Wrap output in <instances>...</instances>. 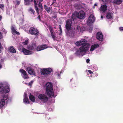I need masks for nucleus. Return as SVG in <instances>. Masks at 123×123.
Listing matches in <instances>:
<instances>
[{"instance_id": "nucleus-13", "label": "nucleus", "mask_w": 123, "mask_h": 123, "mask_svg": "<svg viewBox=\"0 0 123 123\" xmlns=\"http://www.w3.org/2000/svg\"><path fill=\"white\" fill-rule=\"evenodd\" d=\"M94 16L92 14H91L88 18V21L87 22V24H90L94 22Z\"/></svg>"}, {"instance_id": "nucleus-36", "label": "nucleus", "mask_w": 123, "mask_h": 123, "mask_svg": "<svg viewBox=\"0 0 123 123\" xmlns=\"http://www.w3.org/2000/svg\"><path fill=\"white\" fill-rule=\"evenodd\" d=\"M23 44L24 45H26L28 44V40H26L25 41L22 42Z\"/></svg>"}, {"instance_id": "nucleus-19", "label": "nucleus", "mask_w": 123, "mask_h": 123, "mask_svg": "<svg viewBox=\"0 0 123 123\" xmlns=\"http://www.w3.org/2000/svg\"><path fill=\"white\" fill-rule=\"evenodd\" d=\"M22 50L25 55H29L31 54V52L29 50H28L25 48H23Z\"/></svg>"}, {"instance_id": "nucleus-17", "label": "nucleus", "mask_w": 123, "mask_h": 123, "mask_svg": "<svg viewBox=\"0 0 123 123\" xmlns=\"http://www.w3.org/2000/svg\"><path fill=\"white\" fill-rule=\"evenodd\" d=\"M37 45L35 43H34L28 47V49L29 50L33 51H36Z\"/></svg>"}, {"instance_id": "nucleus-45", "label": "nucleus", "mask_w": 123, "mask_h": 123, "mask_svg": "<svg viewBox=\"0 0 123 123\" xmlns=\"http://www.w3.org/2000/svg\"><path fill=\"white\" fill-rule=\"evenodd\" d=\"M37 18L39 19L40 21H41V16L40 15H39L38 16Z\"/></svg>"}, {"instance_id": "nucleus-25", "label": "nucleus", "mask_w": 123, "mask_h": 123, "mask_svg": "<svg viewBox=\"0 0 123 123\" xmlns=\"http://www.w3.org/2000/svg\"><path fill=\"white\" fill-rule=\"evenodd\" d=\"M107 6L105 5H104L101 6V8L103 12H104L107 10Z\"/></svg>"}, {"instance_id": "nucleus-32", "label": "nucleus", "mask_w": 123, "mask_h": 123, "mask_svg": "<svg viewBox=\"0 0 123 123\" xmlns=\"http://www.w3.org/2000/svg\"><path fill=\"white\" fill-rule=\"evenodd\" d=\"M3 36L2 33L0 31V42H4V41L3 39Z\"/></svg>"}, {"instance_id": "nucleus-21", "label": "nucleus", "mask_w": 123, "mask_h": 123, "mask_svg": "<svg viewBox=\"0 0 123 123\" xmlns=\"http://www.w3.org/2000/svg\"><path fill=\"white\" fill-rule=\"evenodd\" d=\"M99 45L97 44H95L91 46L90 51H93L95 48L99 47Z\"/></svg>"}, {"instance_id": "nucleus-49", "label": "nucleus", "mask_w": 123, "mask_h": 123, "mask_svg": "<svg viewBox=\"0 0 123 123\" xmlns=\"http://www.w3.org/2000/svg\"><path fill=\"white\" fill-rule=\"evenodd\" d=\"M20 1H17V3L19 5L20 3Z\"/></svg>"}, {"instance_id": "nucleus-33", "label": "nucleus", "mask_w": 123, "mask_h": 123, "mask_svg": "<svg viewBox=\"0 0 123 123\" xmlns=\"http://www.w3.org/2000/svg\"><path fill=\"white\" fill-rule=\"evenodd\" d=\"M69 31H70L69 32L70 34H71L72 36H74L75 32L74 29L71 28L70 30Z\"/></svg>"}, {"instance_id": "nucleus-12", "label": "nucleus", "mask_w": 123, "mask_h": 123, "mask_svg": "<svg viewBox=\"0 0 123 123\" xmlns=\"http://www.w3.org/2000/svg\"><path fill=\"white\" fill-rule=\"evenodd\" d=\"M86 43V40L84 39H81L80 41H77L75 43L76 45L78 46H79L81 45H82L83 44H84Z\"/></svg>"}, {"instance_id": "nucleus-43", "label": "nucleus", "mask_w": 123, "mask_h": 123, "mask_svg": "<svg viewBox=\"0 0 123 123\" xmlns=\"http://www.w3.org/2000/svg\"><path fill=\"white\" fill-rule=\"evenodd\" d=\"M87 71L90 74H92L93 73V72L91 70H88Z\"/></svg>"}, {"instance_id": "nucleus-22", "label": "nucleus", "mask_w": 123, "mask_h": 123, "mask_svg": "<svg viewBox=\"0 0 123 123\" xmlns=\"http://www.w3.org/2000/svg\"><path fill=\"white\" fill-rule=\"evenodd\" d=\"M9 51L11 53H15L16 52V51L15 49L14 48L13 46H12L8 48Z\"/></svg>"}, {"instance_id": "nucleus-42", "label": "nucleus", "mask_w": 123, "mask_h": 123, "mask_svg": "<svg viewBox=\"0 0 123 123\" xmlns=\"http://www.w3.org/2000/svg\"><path fill=\"white\" fill-rule=\"evenodd\" d=\"M119 29L121 31H123V27H120L119 28Z\"/></svg>"}, {"instance_id": "nucleus-55", "label": "nucleus", "mask_w": 123, "mask_h": 123, "mask_svg": "<svg viewBox=\"0 0 123 123\" xmlns=\"http://www.w3.org/2000/svg\"><path fill=\"white\" fill-rule=\"evenodd\" d=\"M94 5V6H97V5L96 4H95Z\"/></svg>"}, {"instance_id": "nucleus-39", "label": "nucleus", "mask_w": 123, "mask_h": 123, "mask_svg": "<svg viewBox=\"0 0 123 123\" xmlns=\"http://www.w3.org/2000/svg\"><path fill=\"white\" fill-rule=\"evenodd\" d=\"M4 7V5L3 4H0V8L3 9Z\"/></svg>"}, {"instance_id": "nucleus-41", "label": "nucleus", "mask_w": 123, "mask_h": 123, "mask_svg": "<svg viewBox=\"0 0 123 123\" xmlns=\"http://www.w3.org/2000/svg\"><path fill=\"white\" fill-rule=\"evenodd\" d=\"M72 86L73 88L75 89V88H74V87H76V85L74 83L73 84H72Z\"/></svg>"}, {"instance_id": "nucleus-31", "label": "nucleus", "mask_w": 123, "mask_h": 123, "mask_svg": "<svg viewBox=\"0 0 123 123\" xmlns=\"http://www.w3.org/2000/svg\"><path fill=\"white\" fill-rule=\"evenodd\" d=\"M28 11L31 12V14H33V15L35 14V11L31 7H30L29 9H28Z\"/></svg>"}, {"instance_id": "nucleus-47", "label": "nucleus", "mask_w": 123, "mask_h": 123, "mask_svg": "<svg viewBox=\"0 0 123 123\" xmlns=\"http://www.w3.org/2000/svg\"><path fill=\"white\" fill-rule=\"evenodd\" d=\"M90 60L89 59H87L86 60V62L87 63H88L90 61Z\"/></svg>"}, {"instance_id": "nucleus-4", "label": "nucleus", "mask_w": 123, "mask_h": 123, "mask_svg": "<svg viewBox=\"0 0 123 123\" xmlns=\"http://www.w3.org/2000/svg\"><path fill=\"white\" fill-rule=\"evenodd\" d=\"M3 98L0 99V108L3 107L5 104V101L6 103H8L11 101L10 98H8L7 95L4 94L2 95Z\"/></svg>"}, {"instance_id": "nucleus-54", "label": "nucleus", "mask_w": 123, "mask_h": 123, "mask_svg": "<svg viewBox=\"0 0 123 123\" xmlns=\"http://www.w3.org/2000/svg\"><path fill=\"white\" fill-rule=\"evenodd\" d=\"M101 18L102 19V18H103V17L102 16H101Z\"/></svg>"}, {"instance_id": "nucleus-23", "label": "nucleus", "mask_w": 123, "mask_h": 123, "mask_svg": "<svg viewBox=\"0 0 123 123\" xmlns=\"http://www.w3.org/2000/svg\"><path fill=\"white\" fill-rule=\"evenodd\" d=\"M11 29L12 30V33L13 34H15L17 35H19L20 34L19 32L16 31L13 26L11 27Z\"/></svg>"}, {"instance_id": "nucleus-52", "label": "nucleus", "mask_w": 123, "mask_h": 123, "mask_svg": "<svg viewBox=\"0 0 123 123\" xmlns=\"http://www.w3.org/2000/svg\"><path fill=\"white\" fill-rule=\"evenodd\" d=\"M103 2H105L106 1V0H101Z\"/></svg>"}, {"instance_id": "nucleus-27", "label": "nucleus", "mask_w": 123, "mask_h": 123, "mask_svg": "<svg viewBox=\"0 0 123 123\" xmlns=\"http://www.w3.org/2000/svg\"><path fill=\"white\" fill-rule=\"evenodd\" d=\"M106 17L109 19H112V14L110 12L106 14Z\"/></svg>"}, {"instance_id": "nucleus-15", "label": "nucleus", "mask_w": 123, "mask_h": 123, "mask_svg": "<svg viewBox=\"0 0 123 123\" xmlns=\"http://www.w3.org/2000/svg\"><path fill=\"white\" fill-rule=\"evenodd\" d=\"M26 70L28 71V73L30 75H35V73L34 70L30 67H28Z\"/></svg>"}, {"instance_id": "nucleus-2", "label": "nucleus", "mask_w": 123, "mask_h": 123, "mask_svg": "<svg viewBox=\"0 0 123 123\" xmlns=\"http://www.w3.org/2000/svg\"><path fill=\"white\" fill-rule=\"evenodd\" d=\"M10 91L9 85L6 83H0V93L3 95L6 93Z\"/></svg>"}, {"instance_id": "nucleus-29", "label": "nucleus", "mask_w": 123, "mask_h": 123, "mask_svg": "<svg viewBox=\"0 0 123 123\" xmlns=\"http://www.w3.org/2000/svg\"><path fill=\"white\" fill-rule=\"evenodd\" d=\"M29 98L30 100L32 102H34L35 101L34 96L32 95L31 93L30 94Z\"/></svg>"}, {"instance_id": "nucleus-14", "label": "nucleus", "mask_w": 123, "mask_h": 123, "mask_svg": "<svg viewBox=\"0 0 123 123\" xmlns=\"http://www.w3.org/2000/svg\"><path fill=\"white\" fill-rule=\"evenodd\" d=\"M47 48V46L46 44L38 46L36 47V51H40L43 50Z\"/></svg>"}, {"instance_id": "nucleus-51", "label": "nucleus", "mask_w": 123, "mask_h": 123, "mask_svg": "<svg viewBox=\"0 0 123 123\" xmlns=\"http://www.w3.org/2000/svg\"><path fill=\"white\" fill-rule=\"evenodd\" d=\"M2 19V16L0 15V21Z\"/></svg>"}, {"instance_id": "nucleus-35", "label": "nucleus", "mask_w": 123, "mask_h": 123, "mask_svg": "<svg viewBox=\"0 0 123 123\" xmlns=\"http://www.w3.org/2000/svg\"><path fill=\"white\" fill-rule=\"evenodd\" d=\"M59 28L60 29V33L59 34V35H61L62 34V30L61 28V25H59Z\"/></svg>"}, {"instance_id": "nucleus-30", "label": "nucleus", "mask_w": 123, "mask_h": 123, "mask_svg": "<svg viewBox=\"0 0 123 123\" xmlns=\"http://www.w3.org/2000/svg\"><path fill=\"white\" fill-rule=\"evenodd\" d=\"M44 7L45 10L48 13H49L50 12V9L49 7H48L46 5H44Z\"/></svg>"}, {"instance_id": "nucleus-5", "label": "nucleus", "mask_w": 123, "mask_h": 123, "mask_svg": "<svg viewBox=\"0 0 123 123\" xmlns=\"http://www.w3.org/2000/svg\"><path fill=\"white\" fill-rule=\"evenodd\" d=\"M53 71L52 69L50 68H43L40 70L41 75H43L45 76H48Z\"/></svg>"}, {"instance_id": "nucleus-50", "label": "nucleus", "mask_w": 123, "mask_h": 123, "mask_svg": "<svg viewBox=\"0 0 123 123\" xmlns=\"http://www.w3.org/2000/svg\"><path fill=\"white\" fill-rule=\"evenodd\" d=\"M2 66L1 63H0V69L2 68Z\"/></svg>"}, {"instance_id": "nucleus-9", "label": "nucleus", "mask_w": 123, "mask_h": 123, "mask_svg": "<svg viewBox=\"0 0 123 123\" xmlns=\"http://www.w3.org/2000/svg\"><path fill=\"white\" fill-rule=\"evenodd\" d=\"M72 25V20L71 19H67L66 22L65 28L68 31H69L71 28Z\"/></svg>"}, {"instance_id": "nucleus-3", "label": "nucleus", "mask_w": 123, "mask_h": 123, "mask_svg": "<svg viewBox=\"0 0 123 123\" xmlns=\"http://www.w3.org/2000/svg\"><path fill=\"white\" fill-rule=\"evenodd\" d=\"M46 91L47 95L51 97L54 96L52 85L49 82L47 83L45 85Z\"/></svg>"}, {"instance_id": "nucleus-18", "label": "nucleus", "mask_w": 123, "mask_h": 123, "mask_svg": "<svg viewBox=\"0 0 123 123\" xmlns=\"http://www.w3.org/2000/svg\"><path fill=\"white\" fill-rule=\"evenodd\" d=\"M49 28L51 33V35L53 40H55V36L54 34V33H53V29L51 25H49Z\"/></svg>"}, {"instance_id": "nucleus-20", "label": "nucleus", "mask_w": 123, "mask_h": 123, "mask_svg": "<svg viewBox=\"0 0 123 123\" xmlns=\"http://www.w3.org/2000/svg\"><path fill=\"white\" fill-rule=\"evenodd\" d=\"M24 98L23 100V101L25 103L29 104L30 103L29 100L28 99V97H27V94H25L24 93Z\"/></svg>"}, {"instance_id": "nucleus-1", "label": "nucleus", "mask_w": 123, "mask_h": 123, "mask_svg": "<svg viewBox=\"0 0 123 123\" xmlns=\"http://www.w3.org/2000/svg\"><path fill=\"white\" fill-rule=\"evenodd\" d=\"M31 2L33 1L34 6L35 10L38 15L39 14V10L42 11L43 10V8L41 2L43 0H31Z\"/></svg>"}, {"instance_id": "nucleus-16", "label": "nucleus", "mask_w": 123, "mask_h": 123, "mask_svg": "<svg viewBox=\"0 0 123 123\" xmlns=\"http://www.w3.org/2000/svg\"><path fill=\"white\" fill-rule=\"evenodd\" d=\"M97 38L99 41H102L103 40V37L102 33L99 32H98L97 34Z\"/></svg>"}, {"instance_id": "nucleus-7", "label": "nucleus", "mask_w": 123, "mask_h": 123, "mask_svg": "<svg viewBox=\"0 0 123 123\" xmlns=\"http://www.w3.org/2000/svg\"><path fill=\"white\" fill-rule=\"evenodd\" d=\"M30 33L32 35L37 36L39 34L38 30L36 28L31 27L29 30Z\"/></svg>"}, {"instance_id": "nucleus-46", "label": "nucleus", "mask_w": 123, "mask_h": 123, "mask_svg": "<svg viewBox=\"0 0 123 123\" xmlns=\"http://www.w3.org/2000/svg\"><path fill=\"white\" fill-rule=\"evenodd\" d=\"M33 82L32 81L30 82L29 83V85L31 86V85L33 83Z\"/></svg>"}, {"instance_id": "nucleus-26", "label": "nucleus", "mask_w": 123, "mask_h": 123, "mask_svg": "<svg viewBox=\"0 0 123 123\" xmlns=\"http://www.w3.org/2000/svg\"><path fill=\"white\" fill-rule=\"evenodd\" d=\"M24 4L25 5L29 6L31 5V2H32L31 0H24Z\"/></svg>"}, {"instance_id": "nucleus-37", "label": "nucleus", "mask_w": 123, "mask_h": 123, "mask_svg": "<svg viewBox=\"0 0 123 123\" xmlns=\"http://www.w3.org/2000/svg\"><path fill=\"white\" fill-rule=\"evenodd\" d=\"M3 47L2 46L1 42H0V53L2 52V50L3 49Z\"/></svg>"}, {"instance_id": "nucleus-6", "label": "nucleus", "mask_w": 123, "mask_h": 123, "mask_svg": "<svg viewBox=\"0 0 123 123\" xmlns=\"http://www.w3.org/2000/svg\"><path fill=\"white\" fill-rule=\"evenodd\" d=\"M38 97L42 102L44 103L47 102L49 99L47 95L45 94H40L38 95Z\"/></svg>"}, {"instance_id": "nucleus-48", "label": "nucleus", "mask_w": 123, "mask_h": 123, "mask_svg": "<svg viewBox=\"0 0 123 123\" xmlns=\"http://www.w3.org/2000/svg\"><path fill=\"white\" fill-rule=\"evenodd\" d=\"M56 0H53V2L52 5L55 2Z\"/></svg>"}, {"instance_id": "nucleus-44", "label": "nucleus", "mask_w": 123, "mask_h": 123, "mask_svg": "<svg viewBox=\"0 0 123 123\" xmlns=\"http://www.w3.org/2000/svg\"><path fill=\"white\" fill-rule=\"evenodd\" d=\"M83 28L84 29V27H83L82 28L81 27V30L80 31V32H82L83 31H84L83 29Z\"/></svg>"}, {"instance_id": "nucleus-28", "label": "nucleus", "mask_w": 123, "mask_h": 123, "mask_svg": "<svg viewBox=\"0 0 123 123\" xmlns=\"http://www.w3.org/2000/svg\"><path fill=\"white\" fill-rule=\"evenodd\" d=\"M83 51H82L80 50V48L79 49L77 50L76 53V54L79 55H81L83 56L84 55L83 52Z\"/></svg>"}, {"instance_id": "nucleus-34", "label": "nucleus", "mask_w": 123, "mask_h": 123, "mask_svg": "<svg viewBox=\"0 0 123 123\" xmlns=\"http://www.w3.org/2000/svg\"><path fill=\"white\" fill-rule=\"evenodd\" d=\"M77 13H74L72 14L71 16V18L74 20V19H75L76 17H77Z\"/></svg>"}, {"instance_id": "nucleus-38", "label": "nucleus", "mask_w": 123, "mask_h": 123, "mask_svg": "<svg viewBox=\"0 0 123 123\" xmlns=\"http://www.w3.org/2000/svg\"><path fill=\"white\" fill-rule=\"evenodd\" d=\"M81 28V27L79 26H77V29L78 30V31H80Z\"/></svg>"}, {"instance_id": "nucleus-10", "label": "nucleus", "mask_w": 123, "mask_h": 123, "mask_svg": "<svg viewBox=\"0 0 123 123\" xmlns=\"http://www.w3.org/2000/svg\"><path fill=\"white\" fill-rule=\"evenodd\" d=\"M77 18L80 19H82L85 18V12L83 11H80L77 13Z\"/></svg>"}, {"instance_id": "nucleus-53", "label": "nucleus", "mask_w": 123, "mask_h": 123, "mask_svg": "<svg viewBox=\"0 0 123 123\" xmlns=\"http://www.w3.org/2000/svg\"><path fill=\"white\" fill-rule=\"evenodd\" d=\"M96 76H97L98 75V74L97 73H96Z\"/></svg>"}, {"instance_id": "nucleus-40", "label": "nucleus", "mask_w": 123, "mask_h": 123, "mask_svg": "<svg viewBox=\"0 0 123 123\" xmlns=\"http://www.w3.org/2000/svg\"><path fill=\"white\" fill-rule=\"evenodd\" d=\"M61 73L62 72H61L60 73H57L56 74V75L58 77H60V76L61 75Z\"/></svg>"}, {"instance_id": "nucleus-11", "label": "nucleus", "mask_w": 123, "mask_h": 123, "mask_svg": "<svg viewBox=\"0 0 123 123\" xmlns=\"http://www.w3.org/2000/svg\"><path fill=\"white\" fill-rule=\"evenodd\" d=\"M19 72L22 74V77L24 79H28L29 78L27 73L25 70L21 68L19 70Z\"/></svg>"}, {"instance_id": "nucleus-24", "label": "nucleus", "mask_w": 123, "mask_h": 123, "mask_svg": "<svg viewBox=\"0 0 123 123\" xmlns=\"http://www.w3.org/2000/svg\"><path fill=\"white\" fill-rule=\"evenodd\" d=\"M123 0H115L113 2V3L117 5L121 4L123 2Z\"/></svg>"}, {"instance_id": "nucleus-8", "label": "nucleus", "mask_w": 123, "mask_h": 123, "mask_svg": "<svg viewBox=\"0 0 123 123\" xmlns=\"http://www.w3.org/2000/svg\"><path fill=\"white\" fill-rule=\"evenodd\" d=\"M90 45L88 43H86L83 44L80 48V50L84 52H86L89 50Z\"/></svg>"}]
</instances>
